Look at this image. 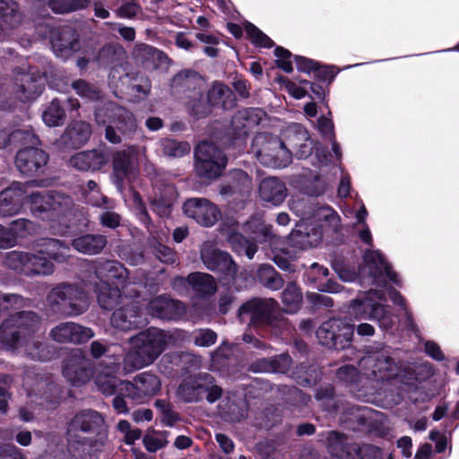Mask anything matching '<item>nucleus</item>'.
Listing matches in <instances>:
<instances>
[{
    "label": "nucleus",
    "mask_w": 459,
    "mask_h": 459,
    "mask_svg": "<svg viewBox=\"0 0 459 459\" xmlns=\"http://www.w3.org/2000/svg\"><path fill=\"white\" fill-rule=\"evenodd\" d=\"M363 261L365 264L359 268L358 278L359 284L368 290L364 299L352 301L350 313L358 321L372 320L383 330L391 329L396 316L392 307L382 302L388 296L394 304L406 311V301L402 294L393 287L385 288L388 281L401 287V281L379 250H366Z\"/></svg>",
    "instance_id": "f257e3e1"
},
{
    "label": "nucleus",
    "mask_w": 459,
    "mask_h": 459,
    "mask_svg": "<svg viewBox=\"0 0 459 459\" xmlns=\"http://www.w3.org/2000/svg\"><path fill=\"white\" fill-rule=\"evenodd\" d=\"M34 434L36 437H44L45 454L52 459H65L67 446L73 456L90 459L92 452L100 451L105 446L108 437L105 418L93 409L81 410L68 422L67 445L65 444L62 435L55 431L43 433L36 430Z\"/></svg>",
    "instance_id": "f03ea898"
},
{
    "label": "nucleus",
    "mask_w": 459,
    "mask_h": 459,
    "mask_svg": "<svg viewBox=\"0 0 459 459\" xmlns=\"http://www.w3.org/2000/svg\"><path fill=\"white\" fill-rule=\"evenodd\" d=\"M40 317L34 311L10 314L0 325V342L8 350L21 349L32 360L47 361L54 354V348L33 334L39 330Z\"/></svg>",
    "instance_id": "7ed1b4c3"
},
{
    "label": "nucleus",
    "mask_w": 459,
    "mask_h": 459,
    "mask_svg": "<svg viewBox=\"0 0 459 459\" xmlns=\"http://www.w3.org/2000/svg\"><path fill=\"white\" fill-rule=\"evenodd\" d=\"M359 366L368 380L378 385V391L385 392L389 386L399 388L400 385L409 384L415 378L411 368L396 361L392 357V348L383 342L368 346Z\"/></svg>",
    "instance_id": "20e7f679"
},
{
    "label": "nucleus",
    "mask_w": 459,
    "mask_h": 459,
    "mask_svg": "<svg viewBox=\"0 0 459 459\" xmlns=\"http://www.w3.org/2000/svg\"><path fill=\"white\" fill-rule=\"evenodd\" d=\"M185 337L186 332L180 329L149 327L139 332L128 339L130 349L124 359L125 368L137 370L150 366L168 346H177Z\"/></svg>",
    "instance_id": "39448f33"
},
{
    "label": "nucleus",
    "mask_w": 459,
    "mask_h": 459,
    "mask_svg": "<svg viewBox=\"0 0 459 459\" xmlns=\"http://www.w3.org/2000/svg\"><path fill=\"white\" fill-rule=\"evenodd\" d=\"M26 203L32 216L46 222L54 232H66L74 206L71 196L56 191H33L26 197Z\"/></svg>",
    "instance_id": "423d86ee"
},
{
    "label": "nucleus",
    "mask_w": 459,
    "mask_h": 459,
    "mask_svg": "<svg viewBox=\"0 0 459 459\" xmlns=\"http://www.w3.org/2000/svg\"><path fill=\"white\" fill-rule=\"evenodd\" d=\"M170 87L173 96L182 101L192 117L199 119L209 115V107L203 100L204 81L198 73L193 70L178 73Z\"/></svg>",
    "instance_id": "0eeeda50"
},
{
    "label": "nucleus",
    "mask_w": 459,
    "mask_h": 459,
    "mask_svg": "<svg viewBox=\"0 0 459 459\" xmlns=\"http://www.w3.org/2000/svg\"><path fill=\"white\" fill-rule=\"evenodd\" d=\"M47 302L53 314L65 317L80 316L89 308L87 293L77 283L56 284L48 293Z\"/></svg>",
    "instance_id": "6e6552de"
},
{
    "label": "nucleus",
    "mask_w": 459,
    "mask_h": 459,
    "mask_svg": "<svg viewBox=\"0 0 459 459\" xmlns=\"http://www.w3.org/2000/svg\"><path fill=\"white\" fill-rule=\"evenodd\" d=\"M251 152L262 165L273 169L286 168L292 160V152L269 133H259L253 138Z\"/></svg>",
    "instance_id": "1a4fd4ad"
},
{
    "label": "nucleus",
    "mask_w": 459,
    "mask_h": 459,
    "mask_svg": "<svg viewBox=\"0 0 459 459\" xmlns=\"http://www.w3.org/2000/svg\"><path fill=\"white\" fill-rule=\"evenodd\" d=\"M315 202L308 198L293 200L290 208L293 213L300 218V222L290 234L291 244L300 249H308L316 247L322 240V231L308 225L313 212Z\"/></svg>",
    "instance_id": "9d476101"
},
{
    "label": "nucleus",
    "mask_w": 459,
    "mask_h": 459,
    "mask_svg": "<svg viewBox=\"0 0 459 459\" xmlns=\"http://www.w3.org/2000/svg\"><path fill=\"white\" fill-rule=\"evenodd\" d=\"M285 134L288 143L295 152L294 155L297 159H307L314 153L311 160L313 166H326L330 162L332 154L328 147L314 142L302 125L298 123L290 125Z\"/></svg>",
    "instance_id": "9b49d317"
},
{
    "label": "nucleus",
    "mask_w": 459,
    "mask_h": 459,
    "mask_svg": "<svg viewBox=\"0 0 459 459\" xmlns=\"http://www.w3.org/2000/svg\"><path fill=\"white\" fill-rule=\"evenodd\" d=\"M142 152H145V147L133 144L116 150L112 153L110 180L119 193L124 191L126 181H129L136 176Z\"/></svg>",
    "instance_id": "f8f14e48"
},
{
    "label": "nucleus",
    "mask_w": 459,
    "mask_h": 459,
    "mask_svg": "<svg viewBox=\"0 0 459 459\" xmlns=\"http://www.w3.org/2000/svg\"><path fill=\"white\" fill-rule=\"evenodd\" d=\"M4 264L16 273L26 277H45L51 275L55 271L53 262L35 251L8 252L4 257Z\"/></svg>",
    "instance_id": "ddd939ff"
},
{
    "label": "nucleus",
    "mask_w": 459,
    "mask_h": 459,
    "mask_svg": "<svg viewBox=\"0 0 459 459\" xmlns=\"http://www.w3.org/2000/svg\"><path fill=\"white\" fill-rule=\"evenodd\" d=\"M201 259L206 269L220 275L222 285L234 286L237 291L242 290L238 282L240 275H238V266L231 255L217 248H204L201 251Z\"/></svg>",
    "instance_id": "4468645a"
},
{
    "label": "nucleus",
    "mask_w": 459,
    "mask_h": 459,
    "mask_svg": "<svg viewBox=\"0 0 459 459\" xmlns=\"http://www.w3.org/2000/svg\"><path fill=\"white\" fill-rule=\"evenodd\" d=\"M91 268L94 271L96 277L100 281L106 280H116L122 285L123 292L130 299L137 298L140 296V288L142 282L131 279L129 277L128 270L118 261L116 260H103L96 259Z\"/></svg>",
    "instance_id": "2eb2a0df"
},
{
    "label": "nucleus",
    "mask_w": 459,
    "mask_h": 459,
    "mask_svg": "<svg viewBox=\"0 0 459 459\" xmlns=\"http://www.w3.org/2000/svg\"><path fill=\"white\" fill-rule=\"evenodd\" d=\"M243 231L249 235L247 238L238 232H231L228 236V242L234 252L239 255H245L253 259L257 252L256 241L264 240L269 234V229L258 217H252L243 225Z\"/></svg>",
    "instance_id": "dca6fc26"
},
{
    "label": "nucleus",
    "mask_w": 459,
    "mask_h": 459,
    "mask_svg": "<svg viewBox=\"0 0 459 459\" xmlns=\"http://www.w3.org/2000/svg\"><path fill=\"white\" fill-rule=\"evenodd\" d=\"M278 302L273 299H253L242 304L238 316L242 323L255 326H276Z\"/></svg>",
    "instance_id": "f3484780"
},
{
    "label": "nucleus",
    "mask_w": 459,
    "mask_h": 459,
    "mask_svg": "<svg viewBox=\"0 0 459 459\" xmlns=\"http://www.w3.org/2000/svg\"><path fill=\"white\" fill-rule=\"evenodd\" d=\"M354 325L341 318H330L316 330L319 342L329 349L344 350L351 345Z\"/></svg>",
    "instance_id": "a211bd4d"
},
{
    "label": "nucleus",
    "mask_w": 459,
    "mask_h": 459,
    "mask_svg": "<svg viewBox=\"0 0 459 459\" xmlns=\"http://www.w3.org/2000/svg\"><path fill=\"white\" fill-rule=\"evenodd\" d=\"M15 93L17 98L27 102L37 99L45 88L42 73L33 67H17L13 71Z\"/></svg>",
    "instance_id": "6ab92c4d"
},
{
    "label": "nucleus",
    "mask_w": 459,
    "mask_h": 459,
    "mask_svg": "<svg viewBox=\"0 0 459 459\" xmlns=\"http://www.w3.org/2000/svg\"><path fill=\"white\" fill-rule=\"evenodd\" d=\"M160 380L151 372L137 374L132 381L126 380L121 391L136 403H143L154 396L160 389Z\"/></svg>",
    "instance_id": "aec40b11"
},
{
    "label": "nucleus",
    "mask_w": 459,
    "mask_h": 459,
    "mask_svg": "<svg viewBox=\"0 0 459 459\" xmlns=\"http://www.w3.org/2000/svg\"><path fill=\"white\" fill-rule=\"evenodd\" d=\"M265 112L259 108H246L238 110L231 118L232 141L230 145L240 147L249 130L258 126Z\"/></svg>",
    "instance_id": "412c9836"
},
{
    "label": "nucleus",
    "mask_w": 459,
    "mask_h": 459,
    "mask_svg": "<svg viewBox=\"0 0 459 459\" xmlns=\"http://www.w3.org/2000/svg\"><path fill=\"white\" fill-rule=\"evenodd\" d=\"M63 375L71 385H82L94 376L93 363L80 350L74 351L65 361Z\"/></svg>",
    "instance_id": "4be33fe9"
},
{
    "label": "nucleus",
    "mask_w": 459,
    "mask_h": 459,
    "mask_svg": "<svg viewBox=\"0 0 459 459\" xmlns=\"http://www.w3.org/2000/svg\"><path fill=\"white\" fill-rule=\"evenodd\" d=\"M48 159V154L39 147H23L16 153L15 166L25 176H38L44 173Z\"/></svg>",
    "instance_id": "5701e85b"
},
{
    "label": "nucleus",
    "mask_w": 459,
    "mask_h": 459,
    "mask_svg": "<svg viewBox=\"0 0 459 459\" xmlns=\"http://www.w3.org/2000/svg\"><path fill=\"white\" fill-rule=\"evenodd\" d=\"M110 324L115 329L129 332L146 325L148 321L140 307L134 301H130L113 312Z\"/></svg>",
    "instance_id": "b1692460"
},
{
    "label": "nucleus",
    "mask_w": 459,
    "mask_h": 459,
    "mask_svg": "<svg viewBox=\"0 0 459 459\" xmlns=\"http://www.w3.org/2000/svg\"><path fill=\"white\" fill-rule=\"evenodd\" d=\"M183 211L187 217L204 227L214 225L221 214L215 204L202 197L187 199L183 204Z\"/></svg>",
    "instance_id": "393cba45"
},
{
    "label": "nucleus",
    "mask_w": 459,
    "mask_h": 459,
    "mask_svg": "<svg viewBox=\"0 0 459 459\" xmlns=\"http://www.w3.org/2000/svg\"><path fill=\"white\" fill-rule=\"evenodd\" d=\"M147 313L164 321H178L186 314L185 305L166 295H160L151 299L146 306Z\"/></svg>",
    "instance_id": "a878e982"
},
{
    "label": "nucleus",
    "mask_w": 459,
    "mask_h": 459,
    "mask_svg": "<svg viewBox=\"0 0 459 459\" xmlns=\"http://www.w3.org/2000/svg\"><path fill=\"white\" fill-rule=\"evenodd\" d=\"M49 336L59 343L81 344L91 339L94 332L91 328L74 322H64L53 327Z\"/></svg>",
    "instance_id": "bb28decb"
},
{
    "label": "nucleus",
    "mask_w": 459,
    "mask_h": 459,
    "mask_svg": "<svg viewBox=\"0 0 459 459\" xmlns=\"http://www.w3.org/2000/svg\"><path fill=\"white\" fill-rule=\"evenodd\" d=\"M109 157L105 150L92 149L75 153L70 158L69 164L80 171H99L105 167Z\"/></svg>",
    "instance_id": "cd10ccee"
},
{
    "label": "nucleus",
    "mask_w": 459,
    "mask_h": 459,
    "mask_svg": "<svg viewBox=\"0 0 459 459\" xmlns=\"http://www.w3.org/2000/svg\"><path fill=\"white\" fill-rule=\"evenodd\" d=\"M32 249L51 262L65 263L70 257L69 244L52 238H40L32 244Z\"/></svg>",
    "instance_id": "c85d7f7f"
},
{
    "label": "nucleus",
    "mask_w": 459,
    "mask_h": 459,
    "mask_svg": "<svg viewBox=\"0 0 459 459\" xmlns=\"http://www.w3.org/2000/svg\"><path fill=\"white\" fill-rule=\"evenodd\" d=\"M79 108L80 102L77 99L67 98L64 100L54 99L43 111L42 119L49 127L59 126L64 124L67 110L71 113L77 112Z\"/></svg>",
    "instance_id": "c756f323"
},
{
    "label": "nucleus",
    "mask_w": 459,
    "mask_h": 459,
    "mask_svg": "<svg viewBox=\"0 0 459 459\" xmlns=\"http://www.w3.org/2000/svg\"><path fill=\"white\" fill-rule=\"evenodd\" d=\"M178 193L172 184H163L154 188L150 200L151 209L158 216L167 218L170 215Z\"/></svg>",
    "instance_id": "7c9ffc66"
},
{
    "label": "nucleus",
    "mask_w": 459,
    "mask_h": 459,
    "mask_svg": "<svg viewBox=\"0 0 459 459\" xmlns=\"http://www.w3.org/2000/svg\"><path fill=\"white\" fill-rule=\"evenodd\" d=\"M212 379L209 374H199L183 379L178 388V396L185 403H198L205 394V380Z\"/></svg>",
    "instance_id": "2f4dec72"
},
{
    "label": "nucleus",
    "mask_w": 459,
    "mask_h": 459,
    "mask_svg": "<svg viewBox=\"0 0 459 459\" xmlns=\"http://www.w3.org/2000/svg\"><path fill=\"white\" fill-rule=\"evenodd\" d=\"M21 186V183L14 182L11 187L0 192V219L13 217L22 210L24 203Z\"/></svg>",
    "instance_id": "473e14b6"
},
{
    "label": "nucleus",
    "mask_w": 459,
    "mask_h": 459,
    "mask_svg": "<svg viewBox=\"0 0 459 459\" xmlns=\"http://www.w3.org/2000/svg\"><path fill=\"white\" fill-rule=\"evenodd\" d=\"M308 225L319 229L322 232H337L341 227V218L331 206L315 203Z\"/></svg>",
    "instance_id": "72a5a7b5"
},
{
    "label": "nucleus",
    "mask_w": 459,
    "mask_h": 459,
    "mask_svg": "<svg viewBox=\"0 0 459 459\" xmlns=\"http://www.w3.org/2000/svg\"><path fill=\"white\" fill-rule=\"evenodd\" d=\"M117 108H120V105L108 101L103 103L95 108L94 116L98 125L106 126L105 138L113 144H117L122 142V137L116 132V129L110 124L113 123L117 116Z\"/></svg>",
    "instance_id": "f704fd0d"
},
{
    "label": "nucleus",
    "mask_w": 459,
    "mask_h": 459,
    "mask_svg": "<svg viewBox=\"0 0 459 459\" xmlns=\"http://www.w3.org/2000/svg\"><path fill=\"white\" fill-rule=\"evenodd\" d=\"M91 134V128L89 123L74 121L61 135L60 143L67 149H79L88 142Z\"/></svg>",
    "instance_id": "c9c22d12"
},
{
    "label": "nucleus",
    "mask_w": 459,
    "mask_h": 459,
    "mask_svg": "<svg viewBox=\"0 0 459 459\" xmlns=\"http://www.w3.org/2000/svg\"><path fill=\"white\" fill-rule=\"evenodd\" d=\"M259 196L264 203L279 206L287 196V187L280 178L268 177L259 184Z\"/></svg>",
    "instance_id": "e433bc0d"
},
{
    "label": "nucleus",
    "mask_w": 459,
    "mask_h": 459,
    "mask_svg": "<svg viewBox=\"0 0 459 459\" xmlns=\"http://www.w3.org/2000/svg\"><path fill=\"white\" fill-rule=\"evenodd\" d=\"M335 376L356 397L367 398L368 394H372L365 389L364 380L355 366H342L337 369Z\"/></svg>",
    "instance_id": "4c0bfd02"
},
{
    "label": "nucleus",
    "mask_w": 459,
    "mask_h": 459,
    "mask_svg": "<svg viewBox=\"0 0 459 459\" xmlns=\"http://www.w3.org/2000/svg\"><path fill=\"white\" fill-rule=\"evenodd\" d=\"M117 116L113 124L116 126V132L123 135L125 139L133 140L143 138V131L138 127L136 118L133 112L120 106L117 108Z\"/></svg>",
    "instance_id": "58836bf2"
},
{
    "label": "nucleus",
    "mask_w": 459,
    "mask_h": 459,
    "mask_svg": "<svg viewBox=\"0 0 459 459\" xmlns=\"http://www.w3.org/2000/svg\"><path fill=\"white\" fill-rule=\"evenodd\" d=\"M51 46L56 57L66 59L78 49L79 42L71 28H64L51 37Z\"/></svg>",
    "instance_id": "ea45409f"
},
{
    "label": "nucleus",
    "mask_w": 459,
    "mask_h": 459,
    "mask_svg": "<svg viewBox=\"0 0 459 459\" xmlns=\"http://www.w3.org/2000/svg\"><path fill=\"white\" fill-rule=\"evenodd\" d=\"M22 19L19 4L14 0H0V40L5 38L7 31L17 28Z\"/></svg>",
    "instance_id": "a19ab883"
},
{
    "label": "nucleus",
    "mask_w": 459,
    "mask_h": 459,
    "mask_svg": "<svg viewBox=\"0 0 459 459\" xmlns=\"http://www.w3.org/2000/svg\"><path fill=\"white\" fill-rule=\"evenodd\" d=\"M292 364V359L288 353H281L271 358L256 359L250 365L254 372L286 374Z\"/></svg>",
    "instance_id": "79ce46f5"
},
{
    "label": "nucleus",
    "mask_w": 459,
    "mask_h": 459,
    "mask_svg": "<svg viewBox=\"0 0 459 459\" xmlns=\"http://www.w3.org/2000/svg\"><path fill=\"white\" fill-rule=\"evenodd\" d=\"M236 97L233 91L222 82H215L207 91V103L209 113L211 106L230 109L234 107Z\"/></svg>",
    "instance_id": "37998d69"
},
{
    "label": "nucleus",
    "mask_w": 459,
    "mask_h": 459,
    "mask_svg": "<svg viewBox=\"0 0 459 459\" xmlns=\"http://www.w3.org/2000/svg\"><path fill=\"white\" fill-rule=\"evenodd\" d=\"M117 370L118 365L111 363L106 370L93 376L97 389L104 395H112L116 393L118 386H121L120 389L123 387V383L126 380H121L115 376Z\"/></svg>",
    "instance_id": "c03bdc74"
},
{
    "label": "nucleus",
    "mask_w": 459,
    "mask_h": 459,
    "mask_svg": "<svg viewBox=\"0 0 459 459\" xmlns=\"http://www.w3.org/2000/svg\"><path fill=\"white\" fill-rule=\"evenodd\" d=\"M106 236L101 234H84L72 241V247L79 253L94 255L100 254L107 246Z\"/></svg>",
    "instance_id": "a18cd8bd"
},
{
    "label": "nucleus",
    "mask_w": 459,
    "mask_h": 459,
    "mask_svg": "<svg viewBox=\"0 0 459 459\" xmlns=\"http://www.w3.org/2000/svg\"><path fill=\"white\" fill-rule=\"evenodd\" d=\"M190 289L195 295L200 299H207L212 296L217 290V284L209 273L195 272L189 273Z\"/></svg>",
    "instance_id": "49530a36"
},
{
    "label": "nucleus",
    "mask_w": 459,
    "mask_h": 459,
    "mask_svg": "<svg viewBox=\"0 0 459 459\" xmlns=\"http://www.w3.org/2000/svg\"><path fill=\"white\" fill-rule=\"evenodd\" d=\"M95 292L98 304L105 310L114 309L123 299L120 289L110 286L107 281L97 283Z\"/></svg>",
    "instance_id": "de8ad7c7"
},
{
    "label": "nucleus",
    "mask_w": 459,
    "mask_h": 459,
    "mask_svg": "<svg viewBox=\"0 0 459 459\" xmlns=\"http://www.w3.org/2000/svg\"><path fill=\"white\" fill-rule=\"evenodd\" d=\"M119 80L126 90L137 93V97L143 99L149 95L152 89L150 79L141 73H126L119 76Z\"/></svg>",
    "instance_id": "09e8293b"
},
{
    "label": "nucleus",
    "mask_w": 459,
    "mask_h": 459,
    "mask_svg": "<svg viewBox=\"0 0 459 459\" xmlns=\"http://www.w3.org/2000/svg\"><path fill=\"white\" fill-rule=\"evenodd\" d=\"M355 444L350 445L348 437L337 431H332L327 437V449L332 456L338 459H351L354 452L351 448Z\"/></svg>",
    "instance_id": "8fccbe9b"
},
{
    "label": "nucleus",
    "mask_w": 459,
    "mask_h": 459,
    "mask_svg": "<svg viewBox=\"0 0 459 459\" xmlns=\"http://www.w3.org/2000/svg\"><path fill=\"white\" fill-rule=\"evenodd\" d=\"M204 152L199 154V161H195V170L199 177L207 179L217 178L225 169L228 159L227 157H219L215 161H206Z\"/></svg>",
    "instance_id": "3c124183"
},
{
    "label": "nucleus",
    "mask_w": 459,
    "mask_h": 459,
    "mask_svg": "<svg viewBox=\"0 0 459 459\" xmlns=\"http://www.w3.org/2000/svg\"><path fill=\"white\" fill-rule=\"evenodd\" d=\"M284 403L293 411L302 412L310 402V396L293 385H282L279 388Z\"/></svg>",
    "instance_id": "603ef678"
},
{
    "label": "nucleus",
    "mask_w": 459,
    "mask_h": 459,
    "mask_svg": "<svg viewBox=\"0 0 459 459\" xmlns=\"http://www.w3.org/2000/svg\"><path fill=\"white\" fill-rule=\"evenodd\" d=\"M11 248L17 246L19 239L26 238L36 231V224L26 218L13 220L7 228Z\"/></svg>",
    "instance_id": "864d4df0"
},
{
    "label": "nucleus",
    "mask_w": 459,
    "mask_h": 459,
    "mask_svg": "<svg viewBox=\"0 0 459 459\" xmlns=\"http://www.w3.org/2000/svg\"><path fill=\"white\" fill-rule=\"evenodd\" d=\"M283 310L288 314L297 313L302 305L303 295L300 288L295 282H288L281 292Z\"/></svg>",
    "instance_id": "5fc2aeb1"
},
{
    "label": "nucleus",
    "mask_w": 459,
    "mask_h": 459,
    "mask_svg": "<svg viewBox=\"0 0 459 459\" xmlns=\"http://www.w3.org/2000/svg\"><path fill=\"white\" fill-rule=\"evenodd\" d=\"M42 5H48L55 13H69L87 8L91 0H35Z\"/></svg>",
    "instance_id": "6e6d98bb"
},
{
    "label": "nucleus",
    "mask_w": 459,
    "mask_h": 459,
    "mask_svg": "<svg viewBox=\"0 0 459 459\" xmlns=\"http://www.w3.org/2000/svg\"><path fill=\"white\" fill-rule=\"evenodd\" d=\"M258 281L266 289L271 290H279L284 285V280L281 275L268 264H263L257 270Z\"/></svg>",
    "instance_id": "4d7b16f0"
},
{
    "label": "nucleus",
    "mask_w": 459,
    "mask_h": 459,
    "mask_svg": "<svg viewBox=\"0 0 459 459\" xmlns=\"http://www.w3.org/2000/svg\"><path fill=\"white\" fill-rule=\"evenodd\" d=\"M247 403L242 399L230 402L227 408H221L220 410L221 419L230 423L240 422L247 417Z\"/></svg>",
    "instance_id": "13d9d810"
},
{
    "label": "nucleus",
    "mask_w": 459,
    "mask_h": 459,
    "mask_svg": "<svg viewBox=\"0 0 459 459\" xmlns=\"http://www.w3.org/2000/svg\"><path fill=\"white\" fill-rule=\"evenodd\" d=\"M373 410L368 406L350 405L343 413V420L358 427L370 425Z\"/></svg>",
    "instance_id": "bf43d9fd"
},
{
    "label": "nucleus",
    "mask_w": 459,
    "mask_h": 459,
    "mask_svg": "<svg viewBox=\"0 0 459 459\" xmlns=\"http://www.w3.org/2000/svg\"><path fill=\"white\" fill-rule=\"evenodd\" d=\"M125 49L116 44H106L98 52L97 60L100 65L108 66L118 63L125 57Z\"/></svg>",
    "instance_id": "052dcab7"
},
{
    "label": "nucleus",
    "mask_w": 459,
    "mask_h": 459,
    "mask_svg": "<svg viewBox=\"0 0 459 459\" xmlns=\"http://www.w3.org/2000/svg\"><path fill=\"white\" fill-rule=\"evenodd\" d=\"M72 87L82 99L90 102H96L102 99V92L94 84L83 79H78L72 83Z\"/></svg>",
    "instance_id": "680f3d73"
},
{
    "label": "nucleus",
    "mask_w": 459,
    "mask_h": 459,
    "mask_svg": "<svg viewBox=\"0 0 459 459\" xmlns=\"http://www.w3.org/2000/svg\"><path fill=\"white\" fill-rule=\"evenodd\" d=\"M11 142H13V147L19 145L23 147H38L40 145V140L32 128L13 130L11 132Z\"/></svg>",
    "instance_id": "e2e57ef3"
},
{
    "label": "nucleus",
    "mask_w": 459,
    "mask_h": 459,
    "mask_svg": "<svg viewBox=\"0 0 459 459\" xmlns=\"http://www.w3.org/2000/svg\"><path fill=\"white\" fill-rule=\"evenodd\" d=\"M160 143L163 155L169 158H180L190 152L188 143L174 139L164 138L160 140Z\"/></svg>",
    "instance_id": "0e129e2a"
},
{
    "label": "nucleus",
    "mask_w": 459,
    "mask_h": 459,
    "mask_svg": "<svg viewBox=\"0 0 459 459\" xmlns=\"http://www.w3.org/2000/svg\"><path fill=\"white\" fill-rule=\"evenodd\" d=\"M28 301L22 295L0 291V313L22 309L27 307Z\"/></svg>",
    "instance_id": "69168bd1"
},
{
    "label": "nucleus",
    "mask_w": 459,
    "mask_h": 459,
    "mask_svg": "<svg viewBox=\"0 0 459 459\" xmlns=\"http://www.w3.org/2000/svg\"><path fill=\"white\" fill-rule=\"evenodd\" d=\"M292 377L299 385L304 386L315 385L319 378L316 367H307L303 363L296 368V370L292 373Z\"/></svg>",
    "instance_id": "338daca9"
},
{
    "label": "nucleus",
    "mask_w": 459,
    "mask_h": 459,
    "mask_svg": "<svg viewBox=\"0 0 459 459\" xmlns=\"http://www.w3.org/2000/svg\"><path fill=\"white\" fill-rule=\"evenodd\" d=\"M351 449L354 452L351 459H383L384 457L383 451L374 445H356Z\"/></svg>",
    "instance_id": "774afa93"
}]
</instances>
